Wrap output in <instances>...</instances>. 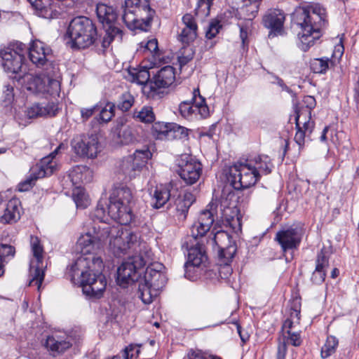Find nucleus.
Wrapping results in <instances>:
<instances>
[{
	"label": "nucleus",
	"mask_w": 359,
	"mask_h": 359,
	"mask_svg": "<svg viewBox=\"0 0 359 359\" xmlns=\"http://www.w3.org/2000/svg\"><path fill=\"white\" fill-rule=\"evenodd\" d=\"M108 238L110 248L116 256L128 252H140L144 247L138 236L130 230L94 221L79 238L77 245L81 255L69 269L71 281L79 284L83 294L90 299L101 298L106 290L107 279L102 273L103 262L97 255Z\"/></svg>",
	"instance_id": "f257e3e1"
},
{
	"label": "nucleus",
	"mask_w": 359,
	"mask_h": 359,
	"mask_svg": "<svg viewBox=\"0 0 359 359\" xmlns=\"http://www.w3.org/2000/svg\"><path fill=\"white\" fill-rule=\"evenodd\" d=\"M325 10L319 4L297 8L292 21L298 27L300 48L306 51L320 36V29L325 23Z\"/></svg>",
	"instance_id": "f03ea898"
},
{
	"label": "nucleus",
	"mask_w": 359,
	"mask_h": 359,
	"mask_svg": "<svg viewBox=\"0 0 359 359\" xmlns=\"http://www.w3.org/2000/svg\"><path fill=\"white\" fill-rule=\"evenodd\" d=\"M125 78L132 82L142 85V92L149 99L159 97L161 88L170 86L175 80V69L171 66L162 67L149 81L150 74L146 67L129 68Z\"/></svg>",
	"instance_id": "7ed1b4c3"
},
{
	"label": "nucleus",
	"mask_w": 359,
	"mask_h": 359,
	"mask_svg": "<svg viewBox=\"0 0 359 359\" xmlns=\"http://www.w3.org/2000/svg\"><path fill=\"white\" fill-rule=\"evenodd\" d=\"M50 69H46L44 73L40 74L25 73L22 76H15L14 79L32 94L58 95L60 90L58 68L51 65Z\"/></svg>",
	"instance_id": "20e7f679"
},
{
	"label": "nucleus",
	"mask_w": 359,
	"mask_h": 359,
	"mask_svg": "<svg viewBox=\"0 0 359 359\" xmlns=\"http://www.w3.org/2000/svg\"><path fill=\"white\" fill-rule=\"evenodd\" d=\"M154 13L149 0H125L122 20L130 30L147 31Z\"/></svg>",
	"instance_id": "39448f33"
},
{
	"label": "nucleus",
	"mask_w": 359,
	"mask_h": 359,
	"mask_svg": "<svg viewBox=\"0 0 359 359\" xmlns=\"http://www.w3.org/2000/svg\"><path fill=\"white\" fill-rule=\"evenodd\" d=\"M133 198L132 191L125 186L115 187L109 196L108 204L111 219L121 225H128L133 219L130 203Z\"/></svg>",
	"instance_id": "423d86ee"
},
{
	"label": "nucleus",
	"mask_w": 359,
	"mask_h": 359,
	"mask_svg": "<svg viewBox=\"0 0 359 359\" xmlns=\"http://www.w3.org/2000/svg\"><path fill=\"white\" fill-rule=\"evenodd\" d=\"M67 34L70 39V46L78 49L88 48L95 42L97 36V29L93 21L83 16L71 20Z\"/></svg>",
	"instance_id": "0eeeda50"
},
{
	"label": "nucleus",
	"mask_w": 359,
	"mask_h": 359,
	"mask_svg": "<svg viewBox=\"0 0 359 359\" xmlns=\"http://www.w3.org/2000/svg\"><path fill=\"white\" fill-rule=\"evenodd\" d=\"M235 198L234 193L224 191L219 200L212 199L211 202L217 204L215 217L224 219L235 233H238L242 229L241 215Z\"/></svg>",
	"instance_id": "6e6552de"
},
{
	"label": "nucleus",
	"mask_w": 359,
	"mask_h": 359,
	"mask_svg": "<svg viewBox=\"0 0 359 359\" xmlns=\"http://www.w3.org/2000/svg\"><path fill=\"white\" fill-rule=\"evenodd\" d=\"M249 164V159L247 158L243 162H237L229 167L226 177L234 189L249 188L259 180L258 172Z\"/></svg>",
	"instance_id": "1a4fd4ad"
},
{
	"label": "nucleus",
	"mask_w": 359,
	"mask_h": 359,
	"mask_svg": "<svg viewBox=\"0 0 359 359\" xmlns=\"http://www.w3.org/2000/svg\"><path fill=\"white\" fill-rule=\"evenodd\" d=\"M96 14L106 32L102 40V46L108 47L115 37L121 39L122 31L116 25L118 15L116 10L111 6L100 3L96 6Z\"/></svg>",
	"instance_id": "9d476101"
},
{
	"label": "nucleus",
	"mask_w": 359,
	"mask_h": 359,
	"mask_svg": "<svg viewBox=\"0 0 359 359\" xmlns=\"http://www.w3.org/2000/svg\"><path fill=\"white\" fill-rule=\"evenodd\" d=\"M30 246L33 257L29 263V273L32 279L29 285H36L39 290L44 279V269L46 267V265L43 264L44 250L39 238L36 236H31Z\"/></svg>",
	"instance_id": "9b49d317"
},
{
	"label": "nucleus",
	"mask_w": 359,
	"mask_h": 359,
	"mask_svg": "<svg viewBox=\"0 0 359 359\" xmlns=\"http://www.w3.org/2000/svg\"><path fill=\"white\" fill-rule=\"evenodd\" d=\"M27 51L26 45L21 42H16L8 47L0 50V57L4 69L7 72L18 74L22 69L25 53Z\"/></svg>",
	"instance_id": "f8f14e48"
},
{
	"label": "nucleus",
	"mask_w": 359,
	"mask_h": 359,
	"mask_svg": "<svg viewBox=\"0 0 359 359\" xmlns=\"http://www.w3.org/2000/svg\"><path fill=\"white\" fill-rule=\"evenodd\" d=\"M148 262L140 253L133 255L124 261L117 270V282L125 287L130 283L137 280L140 276V270Z\"/></svg>",
	"instance_id": "ddd939ff"
},
{
	"label": "nucleus",
	"mask_w": 359,
	"mask_h": 359,
	"mask_svg": "<svg viewBox=\"0 0 359 359\" xmlns=\"http://www.w3.org/2000/svg\"><path fill=\"white\" fill-rule=\"evenodd\" d=\"M70 146L73 153L82 158H95L101 151L98 139L95 135L75 136L71 140Z\"/></svg>",
	"instance_id": "4468645a"
},
{
	"label": "nucleus",
	"mask_w": 359,
	"mask_h": 359,
	"mask_svg": "<svg viewBox=\"0 0 359 359\" xmlns=\"http://www.w3.org/2000/svg\"><path fill=\"white\" fill-rule=\"evenodd\" d=\"M262 1L242 0L243 5L239 8L238 14L241 18L244 19V21L238 23V26L240 27V38L243 48L248 45V36L252 24V20L256 17Z\"/></svg>",
	"instance_id": "2eb2a0df"
},
{
	"label": "nucleus",
	"mask_w": 359,
	"mask_h": 359,
	"mask_svg": "<svg viewBox=\"0 0 359 359\" xmlns=\"http://www.w3.org/2000/svg\"><path fill=\"white\" fill-rule=\"evenodd\" d=\"M151 155L147 147L137 149L133 155L123 158L121 165V170L129 179L135 178L146 165Z\"/></svg>",
	"instance_id": "dca6fc26"
},
{
	"label": "nucleus",
	"mask_w": 359,
	"mask_h": 359,
	"mask_svg": "<svg viewBox=\"0 0 359 359\" xmlns=\"http://www.w3.org/2000/svg\"><path fill=\"white\" fill-rule=\"evenodd\" d=\"M180 114L187 119H193L200 116L205 118L209 114V109L205 98L201 95L198 88L193 91L191 101H184L179 107Z\"/></svg>",
	"instance_id": "f3484780"
},
{
	"label": "nucleus",
	"mask_w": 359,
	"mask_h": 359,
	"mask_svg": "<svg viewBox=\"0 0 359 359\" xmlns=\"http://www.w3.org/2000/svg\"><path fill=\"white\" fill-rule=\"evenodd\" d=\"M177 172L187 184H194L199 180L202 173V165L191 156L181 155L177 160Z\"/></svg>",
	"instance_id": "a211bd4d"
},
{
	"label": "nucleus",
	"mask_w": 359,
	"mask_h": 359,
	"mask_svg": "<svg viewBox=\"0 0 359 359\" xmlns=\"http://www.w3.org/2000/svg\"><path fill=\"white\" fill-rule=\"evenodd\" d=\"M188 251L187 260L184 264L186 278L193 280L195 278L194 273H197L201 266H204L208 260L203 246L198 242L194 245L187 246Z\"/></svg>",
	"instance_id": "6ab92c4d"
},
{
	"label": "nucleus",
	"mask_w": 359,
	"mask_h": 359,
	"mask_svg": "<svg viewBox=\"0 0 359 359\" xmlns=\"http://www.w3.org/2000/svg\"><path fill=\"white\" fill-rule=\"evenodd\" d=\"M217 208V203L210 202L206 208L201 211L198 220L192 225L191 229V236L195 241L198 237L203 236L210 230L215 221Z\"/></svg>",
	"instance_id": "aec40b11"
},
{
	"label": "nucleus",
	"mask_w": 359,
	"mask_h": 359,
	"mask_svg": "<svg viewBox=\"0 0 359 359\" xmlns=\"http://www.w3.org/2000/svg\"><path fill=\"white\" fill-rule=\"evenodd\" d=\"M304 235L303 228L295 226L283 229L276 233L275 240L280 244L282 250L285 252L290 250L297 249Z\"/></svg>",
	"instance_id": "412c9836"
},
{
	"label": "nucleus",
	"mask_w": 359,
	"mask_h": 359,
	"mask_svg": "<svg viewBox=\"0 0 359 359\" xmlns=\"http://www.w3.org/2000/svg\"><path fill=\"white\" fill-rule=\"evenodd\" d=\"M74 342L72 336L55 332L47 337L45 347L53 357H57L68 351Z\"/></svg>",
	"instance_id": "4be33fe9"
},
{
	"label": "nucleus",
	"mask_w": 359,
	"mask_h": 359,
	"mask_svg": "<svg viewBox=\"0 0 359 359\" xmlns=\"http://www.w3.org/2000/svg\"><path fill=\"white\" fill-rule=\"evenodd\" d=\"M295 123L297 132L294 140L299 150L304 148L306 139L310 138L315 123L311 120V115H304V111H296Z\"/></svg>",
	"instance_id": "5701e85b"
},
{
	"label": "nucleus",
	"mask_w": 359,
	"mask_h": 359,
	"mask_svg": "<svg viewBox=\"0 0 359 359\" xmlns=\"http://www.w3.org/2000/svg\"><path fill=\"white\" fill-rule=\"evenodd\" d=\"M163 270L164 266L161 263H151L147 267L142 280L159 292L167 282V278Z\"/></svg>",
	"instance_id": "b1692460"
},
{
	"label": "nucleus",
	"mask_w": 359,
	"mask_h": 359,
	"mask_svg": "<svg viewBox=\"0 0 359 359\" xmlns=\"http://www.w3.org/2000/svg\"><path fill=\"white\" fill-rule=\"evenodd\" d=\"M65 145L61 143L49 155L43 157L37 165V171L35 173V179L43 178L53 175L59 169L60 164L56 159V156Z\"/></svg>",
	"instance_id": "393cba45"
},
{
	"label": "nucleus",
	"mask_w": 359,
	"mask_h": 359,
	"mask_svg": "<svg viewBox=\"0 0 359 359\" xmlns=\"http://www.w3.org/2000/svg\"><path fill=\"white\" fill-rule=\"evenodd\" d=\"M180 29L177 39L183 44H190L198 36V25L194 16L190 13L183 15Z\"/></svg>",
	"instance_id": "a878e982"
},
{
	"label": "nucleus",
	"mask_w": 359,
	"mask_h": 359,
	"mask_svg": "<svg viewBox=\"0 0 359 359\" xmlns=\"http://www.w3.org/2000/svg\"><path fill=\"white\" fill-rule=\"evenodd\" d=\"M35 13L39 17L46 19L57 18L60 15V10L55 0H27Z\"/></svg>",
	"instance_id": "bb28decb"
},
{
	"label": "nucleus",
	"mask_w": 359,
	"mask_h": 359,
	"mask_svg": "<svg viewBox=\"0 0 359 359\" xmlns=\"http://www.w3.org/2000/svg\"><path fill=\"white\" fill-rule=\"evenodd\" d=\"M51 53V49L43 42L36 40L29 48V57L33 64L41 67L49 61Z\"/></svg>",
	"instance_id": "cd10ccee"
},
{
	"label": "nucleus",
	"mask_w": 359,
	"mask_h": 359,
	"mask_svg": "<svg viewBox=\"0 0 359 359\" xmlns=\"http://www.w3.org/2000/svg\"><path fill=\"white\" fill-rule=\"evenodd\" d=\"M285 21L284 13L278 9H271L263 17L264 25L271 29L269 36L274 34H280L283 29Z\"/></svg>",
	"instance_id": "c85d7f7f"
},
{
	"label": "nucleus",
	"mask_w": 359,
	"mask_h": 359,
	"mask_svg": "<svg viewBox=\"0 0 359 359\" xmlns=\"http://www.w3.org/2000/svg\"><path fill=\"white\" fill-rule=\"evenodd\" d=\"M68 177L73 185L79 188L83 183H88L93 177L92 170L86 165H76L69 170Z\"/></svg>",
	"instance_id": "c756f323"
},
{
	"label": "nucleus",
	"mask_w": 359,
	"mask_h": 359,
	"mask_svg": "<svg viewBox=\"0 0 359 359\" xmlns=\"http://www.w3.org/2000/svg\"><path fill=\"white\" fill-rule=\"evenodd\" d=\"M20 202L18 198H11L6 204L3 215L0 217L2 224H13L20 218Z\"/></svg>",
	"instance_id": "7c9ffc66"
},
{
	"label": "nucleus",
	"mask_w": 359,
	"mask_h": 359,
	"mask_svg": "<svg viewBox=\"0 0 359 359\" xmlns=\"http://www.w3.org/2000/svg\"><path fill=\"white\" fill-rule=\"evenodd\" d=\"M249 166H252L256 172H258V177L263 175L271 173L273 167L270 158L266 155H259L248 158Z\"/></svg>",
	"instance_id": "2f4dec72"
},
{
	"label": "nucleus",
	"mask_w": 359,
	"mask_h": 359,
	"mask_svg": "<svg viewBox=\"0 0 359 359\" xmlns=\"http://www.w3.org/2000/svg\"><path fill=\"white\" fill-rule=\"evenodd\" d=\"M56 107L53 103H48L46 105L34 104L27 110V115L29 118L43 117L46 116H55Z\"/></svg>",
	"instance_id": "473e14b6"
},
{
	"label": "nucleus",
	"mask_w": 359,
	"mask_h": 359,
	"mask_svg": "<svg viewBox=\"0 0 359 359\" xmlns=\"http://www.w3.org/2000/svg\"><path fill=\"white\" fill-rule=\"evenodd\" d=\"M196 200L195 196L191 192H185L182 196H180L175 201L176 210L179 215L186 218L189 208Z\"/></svg>",
	"instance_id": "72a5a7b5"
},
{
	"label": "nucleus",
	"mask_w": 359,
	"mask_h": 359,
	"mask_svg": "<svg viewBox=\"0 0 359 359\" xmlns=\"http://www.w3.org/2000/svg\"><path fill=\"white\" fill-rule=\"evenodd\" d=\"M219 248V256L221 259V264H224V266L221 268V270H224L227 274L231 273V268L229 266V263L231 262L236 252V248L235 245H229L227 247L222 246Z\"/></svg>",
	"instance_id": "f704fd0d"
},
{
	"label": "nucleus",
	"mask_w": 359,
	"mask_h": 359,
	"mask_svg": "<svg viewBox=\"0 0 359 359\" xmlns=\"http://www.w3.org/2000/svg\"><path fill=\"white\" fill-rule=\"evenodd\" d=\"M170 197V190L163 186L157 187L152 195V207L156 209L162 208Z\"/></svg>",
	"instance_id": "c9c22d12"
},
{
	"label": "nucleus",
	"mask_w": 359,
	"mask_h": 359,
	"mask_svg": "<svg viewBox=\"0 0 359 359\" xmlns=\"http://www.w3.org/2000/svg\"><path fill=\"white\" fill-rule=\"evenodd\" d=\"M133 118L143 123H152L156 119L154 109L151 106H143L140 109H135L133 113Z\"/></svg>",
	"instance_id": "e433bc0d"
},
{
	"label": "nucleus",
	"mask_w": 359,
	"mask_h": 359,
	"mask_svg": "<svg viewBox=\"0 0 359 359\" xmlns=\"http://www.w3.org/2000/svg\"><path fill=\"white\" fill-rule=\"evenodd\" d=\"M138 293L142 302L149 304L152 302L154 297H157L159 292L142 280L139 284Z\"/></svg>",
	"instance_id": "4c0bfd02"
},
{
	"label": "nucleus",
	"mask_w": 359,
	"mask_h": 359,
	"mask_svg": "<svg viewBox=\"0 0 359 359\" xmlns=\"http://www.w3.org/2000/svg\"><path fill=\"white\" fill-rule=\"evenodd\" d=\"M15 248L6 244H0V276L5 272V264L15 255Z\"/></svg>",
	"instance_id": "58836bf2"
},
{
	"label": "nucleus",
	"mask_w": 359,
	"mask_h": 359,
	"mask_svg": "<svg viewBox=\"0 0 359 359\" xmlns=\"http://www.w3.org/2000/svg\"><path fill=\"white\" fill-rule=\"evenodd\" d=\"M93 217L98 220L97 223H108L109 217L111 218L109 215L108 204L106 202L100 201L93 213Z\"/></svg>",
	"instance_id": "ea45409f"
},
{
	"label": "nucleus",
	"mask_w": 359,
	"mask_h": 359,
	"mask_svg": "<svg viewBox=\"0 0 359 359\" xmlns=\"http://www.w3.org/2000/svg\"><path fill=\"white\" fill-rule=\"evenodd\" d=\"M330 64H332V62L327 57L315 58L311 61L310 67L314 73L324 74L329 69Z\"/></svg>",
	"instance_id": "a19ab883"
},
{
	"label": "nucleus",
	"mask_w": 359,
	"mask_h": 359,
	"mask_svg": "<svg viewBox=\"0 0 359 359\" xmlns=\"http://www.w3.org/2000/svg\"><path fill=\"white\" fill-rule=\"evenodd\" d=\"M172 123L164 122H154L152 125L151 131L154 136L161 138L162 135L169 136L172 133Z\"/></svg>",
	"instance_id": "79ce46f5"
},
{
	"label": "nucleus",
	"mask_w": 359,
	"mask_h": 359,
	"mask_svg": "<svg viewBox=\"0 0 359 359\" xmlns=\"http://www.w3.org/2000/svg\"><path fill=\"white\" fill-rule=\"evenodd\" d=\"M135 97L128 92L123 93L117 102V108L122 111H128L134 104Z\"/></svg>",
	"instance_id": "37998d69"
},
{
	"label": "nucleus",
	"mask_w": 359,
	"mask_h": 359,
	"mask_svg": "<svg viewBox=\"0 0 359 359\" xmlns=\"http://www.w3.org/2000/svg\"><path fill=\"white\" fill-rule=\"evenodd\" d=\"M338 345V340L333 336H329L321 348V356L323 358H327L334 353Z\"/></svg>",
	"instance_id": "c03bdc74"
},
{
	"label": "nucleus",
	"mask_w": 359,
	"mask_h": 359,
	"mask_svg": "<svg viewBox=\"0 0 359 359\" xmlns=\"http://www.w3.org/2000/svg\"><path fill=\"white\" fill-rule=\"evenodd\" d=\"M73 199L77 208H86L89 205L88 196L86 192L80 188H76L74 191Z\"/></svg>",
	"instance_id": "a18cd8bd"
},
{
	"label": "nucleus",
	"mask_w": 359,
	"mask_h": 359,
	"mask_svg": "<svg viewBox=\"0 0 359 359\" xmlns=\"http://www.w3.org/2000/svg\"><path fill=\"white\" fill-rule=\"evenodd\" d=\"M329 252L325 248H323L318 253L316 261V269L325 270L329 266Z\"/></svg>",
	"instance_id": "49530a36"
},
{
	"label": "nucleus",
	"mask_w": 359,
	"mask_h": 359,
	"mask_svg": "<svg viewBox=\"0 0 359 359\" xmlns=\"http://www.w3.org/2000/svg\"><path fill=\"white\" fill-rule=\"evenodd\" d=\"M116 105L113 102H107L102 108L100 112V119L104 123H108L115 116Z\"/></svg>",
	"instance_id": "de8ad7c7"
},
{
	"label": "nucleus",
	"mask_w": 359,
	"mask_h": 359,
	"mask_svg": "<svg viewBox=\"0 0 359 359\" xmlns=\"http://www.w3.org/2000/svg\"><path fill=\"white\" fill-rule=\"evenodd\" d=\"M316 102L313 96L306 95L303 99V106L296 111H304V115H311V110L316 107Z\"/></svg>",
	"instance_id": "09e8293b"
},
{
	"label": "nucleus",
	"mask_w": 359,
	"mask_h": 359,
	"mask_svg": "<svg viewBox=\"0 0 359 359\" xmlns=\"http://www.w3.org/2000/svg\"><path fill=\"white\" fill-rule=\"evenodd\" d=\"M213 0H198L197 7L196 8V13L208 16L210 14V7L212 4Z\"/></svg>",
	"instance_id": "8fccbe9b"
},
{
	"label": "nucleus",
	"mask_w": 359,
	"mask_h": 359,
	"mask_svg": "<svg viewBox=\"0 0 359 359\" xmlns=\"http://www.w3.org/2000/svg\"><path fill=\"white\" fill-rule=\"evenodd\" d=\"M158 50V41L156 39H152L147 41L146 43L142 42L139 50L142 52H149L152 54H155Z\"/></svg>",
	"instance_id": "3c124183"
},
{
	"label": "nucleus",
	"mask_w": 359,
	"mask_h": 359,
	"mask_svg": "<svg viewBox=\"0 0 359 359\" xmlns=\"http://www.w3.org/2000/svg\"><path fill=\"white\" fill-rule=\"evenodd\" d=\"M213 239L218 248H221L223 245L224 246L226 242L228 243H230V236L229 233L224 231H217L215 232Z\"/></svg>",
	"instance_id": "603ef678"
},
{
	"label": "nucleus",
	"mask_w": 359,
	"mask_h": 359,
	"mask_svg": "<svg viewBox=\"0 0 359 359\" xmlns=\"http://www.w3.org/2000/svg\"><path fill=\"white\" fill-rule=\"evenodd\" d=\"M287 336L283 334V337H285L286 344L290 343L294 346H299L302 344L300 334L298 332L287 331Z\"/></svg>",
	"instance_id": "864d4df0"
},
{
	"label": "nucleus",
	"mask_w": 359,
	"mask_h": 359,
	"mask_svg": "<svg viewBox=\"0 0 359 359\" xmlns=\"http://www.w3.org/2000/svg\"><path fill=\"white\" fill-rule=\"evenodd\" d=\"M221 27L222 26L219 21L212 20L209 24L208 29L205 32V36L209 39L214 38L219 33Z\"/></svg>",
	"instance_id": "5fc2aeb1"
},
{
	"label": "nucleus",
	"mask_w": 359,
	"mask_h": 359,
	"mask_svg": "<svg viewBox=\"0 0 359 359\" xmlns=\"http://www.w3.org/2000/svg\"><path fill=\"white\" fill-rule=\"evenodd\" d=\"M118 136L122 139V142L125 144H128L133 141L134 135L131 128L126 126L123 129H120L118 131Z\"/></svg>",
	"instance_id": "6e6d98bb"
},
{
	"label": "nucleus",
	"mask_w": 359,
	"mask_h": 359,
	"mask_svg": "<svg viewBox=\"0 0 359 359\" xmlns=\"http://www.w3.org/2000/svg\"><path fill=\"white\" fill-rule=\"evenodd\" d=\"M286 353L287 345L285 337H279L278 339L276 359H285Z\"/></svg>",
	"instance_id": "4d7b16f0"
},
{
	"label": "nucleus",
	"mask_w": 359,
	"mask_h": 359,
	"mask_svg": "<svg viewBox=\"0 0 359 359\" xmlns=\"http://www.w3.org/2000/svg\"><path fill=\"white\" fill-rule=\"evenodd\" d=\"M188 359H222L219 356L208 355L200 351H191L187 355Z\"/></svg>",
	"instance_id": "13d9d810"
},
{
	"label": "nucleus",
	"mask_w": 359,
	"mask_h": 359,
	"mask_svg": "<svg viewBox=\"0 0 359 359\" xmlns=\"http://www.w3.org/2000/svg\"><path fill=\"white\" fill-rule=\"evenodd\" d=\"M292 304L293 306L290 308L289 318L296 320L297 324H299L300 320V302L296 299Z\"/></svg>",
	"instance_id": "bf43d9fd"
},
{
	"label": "nucleus",
	"mask_w": 359,
	"mask_h": 359,
	"mask_svg": "<svg viewBox=\"0 0 359 359\" xmlns=\"http://www.w3.org/2000/svg\"><path fill=\"white\" fill-rule=\"evenodd\" d=\"M100 110L97 104H95L90 108H81L80 110L81 117L83 122L88 120L95 111Z\"/></svg>",
	"instance_id": "052dcab7"
},
{
	"label": "nucleus",
	"mask_w": 359,
	"mask_h": 359,
	"mask_svg": "<svg viewBox=\"0 0 359 359\" xmlns=\"http://www.w3.org/2000/svg\"><path fill=\"white\" fill-rule=\"evenodd\" d=\"M325 277L326 271L325 270L315 269L312 273L311 281L315 284L319 285L324 282Z\"/></svg>",
	"instance_id": "680f3d73"
},
{
	"label": "nucleus",
	"mask_w": 359,
	"mask_h": 359,
	"mask_svg": "<svg viewBox=\"0 0 359 359\" xmlns=\"http://www.w3.org/2000/svg\"><path fill=\"white\" fill-rule=\"evenodd\" d=\"M32 175L33 177L32 176L30 178L27 179L18 184V190L20 191H26L32 187L34 184L35 180H36L35 179V173L33 172Z\"/></svg>",
	"instance_id": "e2e57ef3"
},
{
	"label": "nucleus",
	"mask_w": 359,
	"mask_h": 359,
	"mask_svg": "<svg viewBox=\"0 0 359 359\" xmlns=\"http://www.w3.org/2000/svg\"><path fill=\"white\" fill-rule=\"evenodd\" d=\"M138 350L136 347L130 345L125 349V358L126 359H133L137 356Z\"/></svg>",
	"instance_id": "0e129e2a"
},
{
	"label": "nucleus",
	"mask_w": 359,
	"mask_h": 359,
	"mask_svg": "<svg viewBox=\"0 0 359 359\" xmlns=\"http://www.w3.org/2000/svg\"><path fill=\"white\" fill-rule=\"evenodd\" d=\"M179 134L180 138L187 137L188 136V129L177 125H173L172 126V131Z\"/></svg>",
	"instance_id": "69168bd1"
},
{
	"label": "nucleus",
	"mask_w": 359,
	"mask_h": 359,
	"mask_svg": "<svg viewBox=\"0 0 359 359\" xmlns=\"http://www.w3.org/2000/svg\"><path fill=\"white\" fill-rule=\"evenodd\" d=\"M295 323H297L296 320H293L290 318L286 319L282 326V330L284 332V334H286L287 333V331L291 330Z\"/></svg>",
	"instance_id": "338daca9"
},
{
	"label": "nucleus",
	"mask_w": 359,
	"mask_h": 359,
	"mask_svg": "<svg viewBox=\"0 0 359 359\" xmlns=\"http://www.w3.org/2000/svg\"><path fill=\"white\" fill-rule=\"evenodd\" d=\"M344 48L341 43L337 45L334 48L333 56L340 58L344 53Z\"/></svg>",
	"instance_id": "774afa93"
}]
</instances>
